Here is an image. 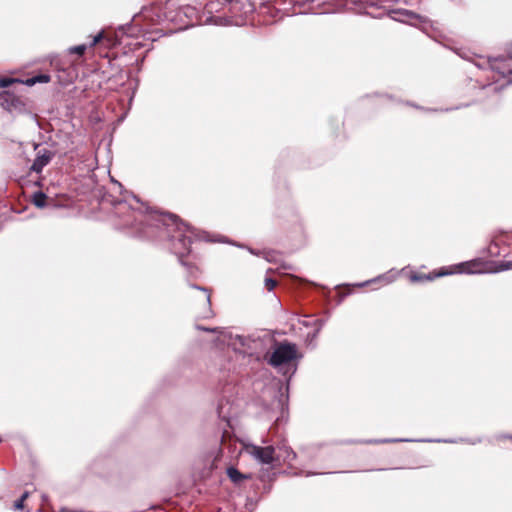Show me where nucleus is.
Here are the masks:
<instances>
[{
    "instance_id": "obj_1",
    "label": "nucleus",
    "mask_w": 512,
    "mask_h": 512,
    "mask_svg": "<svg viewBox=\"0 0 512 512\" xmlns=\"http://www.w3.org/2000/svg\"><path fill=\"white\" fill-rule=\"evenodd\" d=\"M199 330L215 333L216 343L219 345H226L233 349V351L242 355L253 356L257 353L261 342L250 337H244L238 334H233L230 331L220 328H206L197 326Z\"/></svg>"
},
{
    "instance_id": "obj_2",
    "label": "nucleus",
    "mask_w": 512,
    "mask_h": 512,
    "mask_svg": "<svg viewBox=\"0 0 512 512\" xmlns=\"http://www.w3.org/2000/svg\"><path fill=\"white\" fill-rule=\"evenodd\" d=\"M512 269V262H502L499 264V266L496 269H486L482 267V263L479 261H469L460 263L458 265H455L453 269H441L439 272L434 274H428V275H418L413 274L410 279L412 282H419L423 280H433L437 277L446 276L453 273H467V274H473V273H486V272H499V271H505Z\"/></svg>"
},
{
    "instance_id": "obj_3",
    "label": "nucleus",
    "mask_w": 512,
    "mask_h": 512,
    "mask_svg": "<svg viewBox=\"0 0 512 512\" xmlns=\"http://www.w3.org/2000/svg\"><path fill=\"white\" fill-rule=\"evenodd\" d=\"M153 219L162 223L163 225L170 227L174 226L176 231L179 233L178 240L174 243V251L177 255L182 257L189 253L191 236L195 235L194 229L187 223L182 222L176 215L173 214H160L151 216Z\"/></svg>"
},
{
    "instance_id": "obj_4",
    "label": "nucleus",
    "mask_w": 512,
    "mask_h": 512,
    "mask_svg": "<svg viewBox=\"0 0 512 512\" xmlns=\"http://www.w3.org/2000/svg\"><path fill=\"white\" fill-rule=\"evenodd\" d=\"M297 357L296 345L291 343L279 344L270 356L269 363L272 366L278 367L280 365L291 362Z\"/></svg>"
},
{
    "instance_id": "obj_5",
    "label": "nucleus",
    "mask_w": 512,
    "mask_h": 512,
    "mask_svg": "<svg viewBox=\"0 0 512 512\" xmlns=\"http://www.w3.org/2000/svg\"><path fill=\"white\" fill-rule=\"evenodd\" d=\"M243 450L260 464H272L275 460L273 446L261 447L254 444H245Z\"/></svg>"
},
{
    "instance_id": "obj_6",
    "label": "nucleus",
    "mask_w": 512,
    "mask_h": 512,
    "mask_svg": "<svg viewBox=\"0 0 512 512\" xmlns=\"http://www.w3.org/2000/svg\"><path fill=\"white\" fill-rule=\"evenodd\" d=\"M392 18L398 21L406 22L411 20H418L420 23H426L428 20L409 10L392 11Z\"/></svg>"
},
{
    "instance_id": "obj_7",
    "label": "nucleus",
    "mask_w": 512,
    "mask_h": 512,
    "mask_svg": "<svg viewBox=\"0 0 512 512\" xmlns=\"http://www.w3.org/2000/svg\"><path fill=\"white\" fill-rule=\"evenodd\" d=\"M51 155L49 152H45L43 154H39L34 160L31 170L34 172H41L42 169L50 162Z\"/></svg>"
},
{
    "instance_id": "obj_8",
    "label": "nucleus",
    "mask_w": 512,
    "mask_h": 512,
    "mask_svg": "<svg viewBox=\"0 0 512 512\" xmlns=\"http://www.w3.org/2000/svg\"><path fill=\"white\" fill-rule=\"evenodd\" d=\"M302 323L306 327H310V326H315L316 327L315 331L312 334L308 335L310 340L313 341L317 337V335L320 332V330L322 329V327L324 326L325 321L322 320V319H316V320H314L312 322L308 321V320L307 321L304 320Z\"/></svg>"
},
{
    "instance_id": "obj_9",
    "label": "nucleus",
    "mask_w": 512,
    "mask_h": 512,
    "mask_svg": "<svg viewBox=\"0 0 512 512\" xmlns=\"http://www.w3.org/2000/svg\"><path fill=\"white\" fill-rule=\"evenodd\" d=\"M15 102H17V99L12 94L7 92L0 94V105L5 109L10 110L15 106Z\"/></svg>"
},
{
    "instance_id": "obj_10",
    "label": "nucleus",
    "mask_w": 512,
    "mask_h": 512,
    "mask_svg": "<svg viewBox=\"0 0 512 512\" xmlns=\"http://www.w3.org/2000/svg\"><path fill=\"white\" fill-rule=\"evenodd\" d=\"M227 475L230 478V480L235 484H239L242 480L249 478L248 475L242 474L234 467H229L227 469Z\"/></svg>"
},
{
    "instance_id": "obj_11",
    "label": "nucleus",
    "mask_w": 512,
    "mask_h": 512,
    "mask_svg": "<svg viewBox=\"0 0 512 512\" xmlns=\"http://www.w3.org/2000/svg\"><path fill=\"white\" fill-rule=\"evenodd\" d=\"M394 280H395V275L394 274L393 275H391V274H383V275L378 276L377 278H375L373 280L363 282V283L359 284V286L363 287V286L368 285L371 282H379V281H382V282H385L386 284H388V283L393 282Z\"/></svg>"
},
{
    "instance_id": "obj_12",
    "label": "nucleus",
    "mask_w": 512,
    "mask_h": 512,
    "mask_svg": "<svg viewBox=\"0 0 512 512\" xmlns=\"http://www.w3.org/2000/svg\"><path fill=\"white\" fill-rule=\"evenodd\" d=\"M506 60L497 61L493 65V69L497 70L502 75L512 74V68L508 67Z\"/></svg>"
},
{
    "instance_id": "obj_13",
    "label": "nucleus",
    "mask_w": 512,
    "mask_h": 512,
    "mask_svg": "<svg viewBox=\"0 0 512 512\" xmlns=\"http://www.w3.org/2000/svg\"><path fill=\"white\" fill-rule=\"evenodd\" d=\"M33 203L39 208H43L46 204V195L42 192H37L33 195Z\"/></svg>"
},
{
    "instance_id": "obj_14",
    "label": "nucleus",
    "mask_w": 512,
    "mask_h": 512,
    "mask_svg": "<svg viewBox=\"0 0 512 512\" xmlns=\"http://www.w3.org/2000/svg\"><path fill=\"white\" fill-rule=\"evenodd\" d=\"M86 49H87V46L85 44H81V45L70 47L69 53L82 56L85 53Z\"/></svg>"
},
{
    "instance_id": "obj_15",
    "label": "nucleus",
    "mask_w": 512,
    "mask_h": 512,
    "mask_svg": "<svg viewBox=\"0 0 512 512\" xmlns=\"http://www.w3.org/2000/svg\"><path fill=\"white\" fill-rule=\"evenodd\" d=\"M193 288L200 290L203 293V300L205 301V303L210 305V297L211 296H210L209 291L206 288H202L199 286H193Z\"/></svg>"
},
{
    "instance_id": "obj_16",
    "label": "nucleus",
    "mask_w": 512,
    "mask_h": 512,
    "mask_svg": "<svg viewBox=\"0 0 512 512\" xmlns=\"http://www.w3.org/2000/svg\"><path fill=\"white\" fill-rule=\"evenodd\" d=\"M15 79L11 78H1L0 79V88H6L10 86L13 82H15Z\"/></svg>"
},
{
    "instance_id": "obj_17",
    "label": "nucleus",
    "mask_w": 512,
    "mask_h": 512,
    "mask_svg": "<svg viewBox=\"0 0 512 512\" xmlns=\"http://www.w3.org/2000/svg\"><path fill=\"white\" fill-rule=\"evenodd\" d=\"M103 36H104L103 31H101L97 35H95L93 37V40H92L91 44H90V47H94L95 45H97L103 39Z\"/></svg>"
},
{
    "instance_id": "obj_18",
    "label": "nucleus",
    "mask_w": 512,
    "mask_h": 512,
    "mask_svg": "<svg viewBox=\"0 0 512 512\" xmlns=\"http://www.w3.org/2000/svg\"><path fill=\"white\" fill-rule=\"evenodd\" d=\"M275 286H276L275 280H273L272 278L265 279V287L267 288V290L271 291L275 288Z\"/></svg>"
},
{
    "instance_id": "obj_19",
    "label": "nucleus",
    "mask_w": 512,
    "mask_h": 512,
    "mask_svg": "<svg viewBox=\"0 0 512 512\" xmlns=\"http://www.w3.org/2000/svg\"><path fill=\"white\" fill-rule=\"evenodd\" d=\"M27 493H24L21 497V499H19L18 501L15 502L14 504V507L16 510H20L23 508V501L25 500V498L27 497Z\"/></svg>"
},
{
    "instance_id": "obj_20",
    "label": "nucleus",
    "mask_w": 512,
    "mask_h": 512,
    "mask_svg": "<svg viewBox=\"0 0 512 512\" xmlns=\"http://www.w3.org/2000/svg\"><path fill=\"white\" fill-rule=\"evenodd\" d=\"M409 441L408 439H383V440H375L373 443H387V442H402Z\"/></svg>"
},
{
    "instance_id": "obj_21",
    "label": "nucleus",
    "mask_w": 512,
    "mask_h": 512,
    "mask_svg": "<svg viewBox=\"0 0 512 512\" xmlns=\"http://www.w3.org/2000/svg\"><path fill=\"white\" fill-rule=\"evenodd\" d=\"M289 1L291 3H293V5H300V4H305V3H312L315 0H289Z\"/></svg>"
},
{
    "instance_id": "obj_22",
    "label": "nucleus",
    "mask_w": 512,
    "mask_h": 512,
    "mask_svg": "<svg viewBox=\"0 0 512 512\" xmlns=\"http://www.w3.org/2000/svg\"><path fill=\"white\" fill-rule=\"evenodd\" d=\"M37 81L39 82H48L49 81V77L46 76V75H43V76H40Z\"/></svg>"
},
{
    "instance_id": "obj_23",
    "label": "nucleus",
    "mask_w": 512,
    "mask_h": 512,
    "mask_svg": "<svg viewBox=\"0 0 512 512\" xmlns=\"http://www.w3.org/2000/svg\"><path fill=\"white\" fill-rule=\"evenodd\" d=\"M508 54H509V58L512 59V45L509 48Z\"/></svg>"
}]
</instances>
